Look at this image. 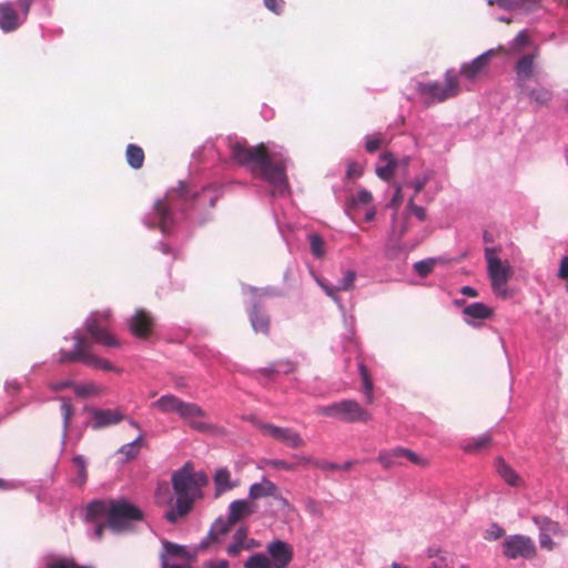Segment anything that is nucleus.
I'll return each mask as SVG.
<instances>
[{"label":"nucleus","instance_id":"58836bf2","mask_svg":"<svg viewBox=\"0 0 568 568\" xmlns=\"http://www.w3.org/2000/svg\"><path fill=\"white\" fill-rule=\"evenodd\" d=\"M244 568H272V564L266 555L255 554L247 558Z\"/></svg>","mask_w":568,"mask_h":568},{"label":"nucleus","instance_id":"6ab92c4d","mask_svg":"<svg viewBox=\"0 0 568 568\" xmlns=\"http://www.w3.org/2000/svg\"><path fill=\"white\" fill-rule=\"evenodd\" d=\"M539 57V50L536 47L531 53L524 54L516 63L515 71L518 84L524 83L534 75L535 60Z\"/></svg>","mask_w":568,"mask_h":568},{"label":"nucleus","instance_id":"49530a36","mask_svg":"<svg viewBox=\"0 0 568 568\" xmlns=\"http://www.w3.org/2000/svg\"><path fill=\"white\" fill-rule=\"evenodd\" d=\"M155 498L158 504H165L172 501V497L170 496L168 485H163L158 488Z\"/></svg>","mask_w":568,"mask_h":568},{"label":"nucleus","instance_id":"7ed1b4c3","mask_svg":"<svg viewBox=\"0 0 568 568\" xmlns=\"http://www.w3.org/2000/svg\"><path fill=\"white\" fill-rule=\"evenodd\" d=\"M200 481H206L205 475H195L190 464H185L181 469L173 473L172 485L176 495V501L174 506L164 513V518L169 523L175 524L192 510L194 504L192 495L199 489Z\"/></svg>","mask_w":568,"mask_h":568},{"label":"nucleus","instance_id":"20e7f679","mask_svg":"<svg viewBox=\"0 0 568 568\" xmlns=\"http://www.w3.org/2000/svg\"><path fill=\"white\" fill-rule=\"evenodd\" d=\"M153 409L162 414H176L193 429L204 433L210 425L204 422L206 413L195 403L184 402L175 395L165 394L151 404Z\"/></svg>","mask_w":568,"mask_h":568},{"label":"nucleus","instance_id":"052dcab7","mask_svg":"<svg viewBox=\"0 0 568 568\" xmlns=\"http://www.w3.org/2000/svg\"><path fill=\"white\" fill-rule=\"evenodd\" d=\"M258 372L266 377H273L278 374L277 363H273L268 367L261 368Z\"/></svg>","mask_w":568,"mask_h":568},{"label":"nucleus","instance_id":"f3484780","mask_svg":"<svg viewBox=\"0 0 568 568\" xmlns=\"http://www.w3.org/2000/svg\"><path fill=\"white\" fill-rule=\"evenodd\" d=\"M22 17L14 10L11 2L0 3V29L4 32L17 30L21 23Z\"/></svg>","mask_w":568,"mask_h":568},{"label":"nucleus","instance_id":"e2e57ef3","mask_svg":"<svg viewBox=\"0 0 568 568\" xmlns=\"http://www.w3.org/2000/svg\"><path fill=\"white\" fill-rule=\"evenodd\" d=\"M278 374H290L294 371V365L291 362H277Z\"/></svg>","mask_w":568,"mask_h":568},{"label":"nucleus","instance_id":"de8ad7c7","mask_svg":"<svg viewBox=\"0 0 568 568\" xmlns=\"http://www.w3.org/2000/svg\"><path fill=\"white\" fill-rule=\"evenodd\" d=\"M264 6L275 14L283 12L285 1L284 0H263Z\"/></svg>","mask_w":568,"mask_h":568},{"label":"nucleus","instance_id":"7c9ffc66","mask_svg":"<svg viewBox=\"0 0 568 568\" xmlns=\"http://www.w3.org/2000/svg\"><path fill=\"white\" fill-rule=\"evenodd\" d=\"M491 444V437L487 434L480 435L477 438L468 439L464 445L463 449L469 454H477L484 449H487Z\"/></svg>","mask_w":568,"mask_h":568},{"label":"nucleus","instance_id":"ea45409f","mask_svg":"<svg viewBox=\"0 0 568 568\" xmlns=\"http://www.w3.org/2000/svg\"><path fill=\"white\" fill-rule=\"evenodd\" d=\"M74 393L79 397H89L99 395L101 388L94 383L74 384Z\"/></svg>","mask_w":568,"mask_h":568},{"label":"nucleus","instance_id":"f704fd0d","mask_svg":"<svg viewBox=\"0 0 568 568\" xmlns=\"http://www.w3.org/2000/svg\"><path fill=\"white\" fill-rule=\"evenodd\" d=\"M358 368H359V375H361L362 382H363V393L366 396V402L368 404H372L374 400V395H373L374 385H373L369 372L363 363H359Z\"/></svg>","mask_w":568,"mask_h":568},{"label":"nucleus","instance_id":"13d9d810","mask_svg":"<svg viewBox=\"0 0 568 568\" xmlns=\"http://www.w3.org/2000/svg\"><path fill=\"white\" fill-rule=\"evenodd\" d=\"M34 0H17V6L22 11V20H26Z\"/></svg>","mask_w":568,"mask_h":568},{"label":"nucleus","instance_id":"aec40b11","mask_svg":"<svg viewBox=\"0 0 568 568\" xmlns=\"http://www.w3.org/2000/svg\"><path fill=\"white\" fill-rule=\"evenodd\" d=\"M233 526L234 524L231 523L229 517L226 519H216L212 525L207 537L201 542L200 548L206 549L211 544L216 542L220 537L227 535Z\"/></svg>","mask_w":568,"mask_h":568},{"label":"nucleus","instance_id":"774afa93","mask_svg":"<svg viewBox=\"0 0 568 568\" xmlns=\"http://www.w3.org/2000/svg\"><path fill=\"white\" fill-rule=\"evenodd\" d=\"M204 568H230V565L226 560H216L206 562Z\"/></svg>","mask_w":568,"mask_h":568},{"label":"nucleus","instance_id":"e433bc0d","mask_svg":"<svg viewBox=\"0 0 568 568\" xmlns=\"http://www.w3.org/2000/svg\"><path fill=\"white\" fill-rule=\"evenodd\" d=\"M310 246L312 254L321 258L325 255V242L322 236L317 233H312L308 235Z\"/></svg>","mask_w":568,"mask_h":568},{"label":"nucleus","instance_id":"393cba45","mask_svg":"<svg viewBox=\"0 0 568 568\" xmlns=\"http://www.w3.org/2000/svg\"><path fill=\"white\" fill-rule=\"evenodd\" d=\"M250 321L256 333L267 335L270 332V317L257 305H254L250 312Z\"/></svg>","mask_w":568,"mask_h":568},{"label":"nucleus","instance_id":"b1692460","mask_svg":"<svg viewBox=\"0 0 568 568\" xmlns=\"http://www.w3.org/2000/svg\"><path fill=\"white\" fill-rule=\"evenodd\" d=\"M496 471L511 487H518L523 484L520 476L503 458L496 460Z\"/></svg>","mask_w":568,"mask_h":568},{"label":"nucleus","instance_id":"a211bd4d","mask_svg":"<svg viewBox=\"0 0 568 568\" xmlns=\"http://www.w3.org/2000/svg\"><path fill=\"white\" fill-rule=\"evenodd\" d=\"M92 427L101 429L121 423L124 415L118 409H95L92 413Z\"/></svg>","mask_w":568,"mask_h":568},{"label":"nucleus","instance_id":"9b49d317","mask_svg":"<svg viewBox=\"0 0 568 568\" xmlns=\"http://www.w3.org/2000/svg\"><path fill=\"white\" fill-rule=\"evenodd\" d=\"M393 457H402L403 459H406L407 462L419 467H427L429 465L428 459L417 455L412 449L400 446L379 452L377 456V462L382 465L384 469H390L392 465L394 464V462L392 460Z\"/></svg>","mask_w":568,"mask_h":568},{"label":"nucleus","instance_id":"2eb2a0df","mask_svg":"<svg viewBox=\"0 0 568 568\" xmlns=\"http://www.w3.org/2000/svg\"><path fill=\"white\" fill-rule=\"evenodd\" d=\"M266 550L272 568H285L293 559V547L283 540L268 542Z\"/></svg>","mask_w":568,"mask_h":568},{"label":"nucleus","instance_id":"3c124183","mask_svg":"<svg viewBox=\"0 0 568 568\" xmlns=\"http://www.w3.org/2000/svg\"><path fill=\"white\" fill-rule=\"evenodd\" d=\"M73 463L78 467L81 481L84 483L87 480V468L84 458L82 456H75L73 458Z\"/></svg>","mask_w":568,"mask_h":568},{"label":"nucleus","instance_id":"ddd939ff","mask_svg":"<svg viewBox=\"0 0 568 568\" xmlns=\"http://www.w3.org/2000/svg\"><path fill=\"white\" fill-rule=\"evenodd\" d=\"M155 320L145 310H138L129 321V329L139 339H148L153 334Z\"/></svg>","mask_w":568,"mask_h":568},{"label":"nucleus","instance_id":"5701e85b","mask_svg":"<svg viewBox=\"0 0 568 568\" xmlns=\"http://www.w3.org/2000/svg\"><path fill=\"white\" fill-rule=\"evenodd\" d=\"M278 491L277 486L271 480L263 478L261 483L251 485L248 496L252 499H260L263 497H275Z\"/></svg>","mask_w":568,"mask_h":568},{"label":"nucleus","instance_id":"c85d7f7f","mask_svg":"<svg viewBox=\"0 0 568 568\" xmlns=\"http://www.w3.org/2000/svg\"><path fill=\"white\" fill-rule=\"evenodd\" d=\"M531 44V36L527 30H521L513 40L508 50L503 47L498 48V51H503L507 54L518 53L523 51L526 47Z\"/></svg>","mask_w":568,"mask_h":568},{"label":"nucleus","instance_id":"603ef678","mask_svg":"<svg viewBox=\"0 0 568 568\" xmlns=\"http://www.w3.org/2000/svg\"><path fill=\"white\" fill-rule=\"evenodd\" d=\"M539 544L540 547L547 550H554L556 544L552 541L550 535L548 532L539 534Z\"/></svg>","mask_w":568,"mask_h":568},{"label":"nucleus","instance_id":"72a5a7b5","mask_svg":"<svg viewBox=\"0 0 568 568\" xmlns=\"http://www.w3.org/2000/svg\"><path fill=\"white\" fill-rule=\"evenodd\" d=\"M534 523L539 527L540 532H548L549 535H561L560 525L545 516H535Z\"/></svg>","mask_w":568,"mask_h":568},{"label":"nucleus","instance_id":"a18cd8bd","mask_svg":"<svg viewBox=\"0 0 568 568\" xmlns=\"http://www.w3.org/2000/svg\"><path fill=\"white\" fill-rule=\"evenodd\" d=\"M363 175V168L361 164L356 162H348L347 164V171H346V178L349 180L358 179Z\"/></svg>","mask_w":568,"mask_h":568},{"label":"nucleus","instance_id":"4be33fe9","mask_svg":"<svg viewBox=\"0 0 568 568\" xmlns=\"http://www.w3.org/2000/svg\"><path fill=\"white\" fill-rule=\"evenodd\" d=\"M254 513L253 505L245 499H237L231 503L229 507V518L234 525L241 519Z\"/></svg>","mask_w":568,"mask_h":568},{"label":"nucleus","instance_id":"423d86ee","mask_svg":"<svg viewBox=\"0 0 568 568\" xmlns=\"http://www.w3.org/2000/svg\"><path fill=\"white\" fill-rule=\"evenodd\" d=\"M485 258L493 292L499 297L508 298L507 283L514 274L511 266L497 256V250L494 247L485 248Z\"/></svg>","mask_w":568,"mask_h":568},{"label":"nucleus","instance_id":"a878e982","mask_svg":"<svg viewBox=\"0 0 568 568\" xmlns=\"http://www.w3.org/2000/svg\"><path fill=\"white\" fill-rule=\"evenodd\" d=\"M214 484L216 487L215 495L220 496L221 494L232 490L236 487V484L231 480V473L227 468L222 467L219 468L214 474Z\"/></svg>","mask_w":568,"mask_h":568},{"label":"nucleus","instance_id":"4d7b16f0","mask_svg":"<svg viewBox=\"0 0 568 568\" xmlns=\"http://www.w3.org/2000/svg\"><path fill=\"white\" fill-rule=\"evenodd\" d=\"M314 467H317L322 470H339V465L325 460L314 462Z\"/></svg>","mask_w":568,"mask_h":568},{"label":"nucleus","instance_id":"5fc2aeb1","mask_svg":"<svg viewBox=\"0 0 568 568\" xmlns=\"http://www.w3.org/2000/svg\"><path fill=\"white\" fill-rule=\"evenodd\" d=\"M428 182V178L427 176H422V178H418L416 179L414 182L410 183V186L414 189V195L412 197L415 199V196L423 191V189L425 187V185L427 184Z\"/></svg>","mask_w":568,"mask_h":568},{"label":"nucleus","instance_id":"4c0bfd02","mask_svg":"<svg viewBox=\"0 0 568 568\" xmlns=\"http://www.w3.org/2000/svg\"><path fill=\"white\" fill-rule=\"evenodd\" d=\"M60 402H61V414L63 417V429H64V434H67L68 428L70 426L71 418L74 413V408H73V405H72L70 398L60 397Z\"/></svg>","mask_w":568,"mask_h":568},{"label":"nucleus","instance_id":"bf43d9fd","mask_svg":"<svg viewBox=\"0 0 568 568\" xmlns=\"http://www.w3.org/2000/svg\"><path fill=\"white\" fill-rule=\"evenodd\" d=\"M72 387L74 389V383L72 381H63V382H58V383H54L51 385V388L55 392H60V390H63L65 388H70Z\"/></svg>","mask_w":568,"mask_h":568},{"label":"nucleus","instance_id":"69168bd1","mask_svg":"<svg viewBox=\"0 0 568 568\" xmlns=\"http://www.w3.org/2000/svg\"><path fill=\"white\" fill-rule=\"evenodd\" d=\"M429 568H449V562L446 556H438Z\"/></svg>","mask_w":568,"mask_h":568},{"label":"nucleus","instance_id":"9d476101","mask_svg":"<svg viewBox=\"0 0 568 568\" xmlns=\"http://www.w3.org/2000/svg\"><path fill=\"white\" fill-rule=\"evenodd\" d=\"M504 555L509 559H517L519 557L531 559L537 555V548L530 537L524 535H513L505 539Z\"/></svg>","mask_w":568,"mask_h":568},{"label":"nucleus","instance_id":"864d4df0","mask_svg":"<svg viewBox=\"0 0 568 568\" xmlns=\"http://www.w3.org/2000/svg\"><path fill=\"white\" fill-rule=\"evenodd\" d=\"M403 202V192L402 186L399 184H396L395 186V193L389 202V206L394 209H398Z\"/></svg>","mask_w":568,"mask_h":568},{"label":"nucleus","instance_id":"f257e3e1","mask_svg":"<svg viewBox=\"0 0 568 568\" xmlns=\"http://www.w3.org/2000/svg\"><path fill=\"white\" fill-rule=\"evenodd\" d=\"M230 155L239 165L246 166L251 173L265 180L278 193L288 189L284 161H275L264 143L250 145L246 141L230 144Z\"/></svg>","mask_w":568,"mask_h":568},{"label":"nucleus","instance_id":"680f3d73","mask_svg":"<svg viewBox=\"0 0 568 568\" xmlns=\"http://www.w3.org/2000/svg\"><path fill=\"white\" fill-rule=\"evenodd\" d=\"M488 534L490 539L496 540L504 536L505 530L498 525H493L491 529L488 530Z\"/></svg>","mask_w":568,"mask_h":568},{"label":"nucleus","instance_id":"39448f33","mask_svg":"<svg viewBox=\"0 0 568 568\" xmlns=\"http://www.w3.org/2000/svg\"><path fill=\"white\" fill-rule=\"evenodd\" d=\"M73 339L74 349L71 352H62L60 357L61 363L81 362L88 366L102 369L104 372L121 373V369L116 368L111 362L92 353V343L87 336L75 333Z\"/></svg>","mask_w":568,"mask_h":568},{"label":"nucleus","instance_id":"f03ea898","mask_svg":"<svg viewBox=\"0 0 568 568\" xmlns=\"http://www.w3.org/2000/svg\"><path fill=\"white\" fill-rule=\"evenodd\" d=\"M106 517L108 526L114 531H122L134 521L143 519V511L128 499L93 500L87 506L85 518L95 521Z\"/></svg>","mask_w":568,"mask_h":568},{"label":"nucleus","instance_id":"2f4dec72","mask_svg":"<svg viewBox=\"0 0 568 568\" xmlns=\"http://www.w3.org/2000/svg\"><path fill=\"white\" fill-rule=\"evenodd\" d=\"M247 541V529L246 528H240L235 531L233 536V542L226 548V552L232 556L236 557L241 554L242 550H244V546Z\"/></svg>","mask_w":568,"mask_h":568},{"label":"nucleus","instance_id":"0eeeda50","mask_svg":"<svg viewBox=\"0 0 568 568\" xmlns=\"http://www.w3.org/2000/svg\"><path fill=\"white\" fill-rule=\"evenodd\" d=\"M316 413L344 423H367L372 419V414L354 399H343L327 406H320Z\"/></svg>","mask_w":568,"mask_h":568},{"label":"nucleus","instance_id":"8fccbe9b","mask_svg":"<svg viewBox=\"0 0 568 568\" xmlns=\"http://www.w3.org/2000/svg\"><path fill=\"white\" fill-rule=\"evenodd\" d=\"M408 209L412 211V213L420 221L426 220V211L424 207L416 205L414 202V197H410L408 201Z\"/></svg>","mask_w":568,"mask_h":568},{"label":"nucleus","instance_id":"09e8293b","mask_svg":"<svg viewBox=\"0 0 568 568\" xmlns=\"http://www.w3.org/2000/svg\"><path fill=\"white\" fill-rule=\"evenodd\" d=\"M266 464L275 469H285V470H290V471H293L296 469L295 464H290L282 459H271V460H267Z\"/></svg>","mask_w":568,"mask_h":568},{"label":"nucleus","instance_id":"c756f323","mask_svg":"<svg viewBox=\"0 0 568 568\" xmlns=\"http://www.w3.org/2000/svg\"><path fill=\"white\" fill-rule=\"evenodd\" d=\"M164 554L168 559L169 557H179L184 559L186 562H191L195 559V556L190 554L183 546L173 544L171 541H163Z\"/></svg>","mask_w":568,"mask_h":568},{"label":"nucleus","instance_id":"f8f14e48","mask_svg":"<svg viewBox=\"0 0 568 568\" xmlns=\"http://www.w3.org/2000/svg\"><path fill=\"white\" fill-rule=\"evenodd\" d=\"M260 429L264 436H268L275 440L284 443L291 448H301L305 446L304 439L292 428L280 427L273 424H261Z\"/></svg>","mask_w":568,"mask_h":568},{"label":"nucleus","instance_id":"c9c22d12","mask_svg":"<svg viewBox=\"0 0 568 568\" xmlns=\"http://www.w3.org/2000/svg\"><path fill=\"white\" fill-rule=\"evenodd\" d=\"M142 442H143V435H140L133 442L123 445L119 449V454L123 455L125 457L126 462L134 459L139 455L140 448L142 446Z\"/></svg>","mask_w":568,"mask_h":568},{"label":"nucleus","instance_id":"cd10ccee","mask_svg":"<svg viewBox=\"0 0 568 568\" xmlns=\"http://www.w3.org/2000/svg\"><path fill=\"white\" fill-rule=\"evenodd\" d=\"M463 313L474 320H486L493 316L494 311L486 304L476 302L466 306Z\"/></svg>","mask_w":568,"mask_h":568},{"label":"nucleus","instance_id":"79ce46f5","mask_svg":"<svg viewBox=\"0 0 568 568\" xmlns=\"http://www.w3.org/2000/svg\"><path fill=\"white\" fill-rule=\"evenodd\" d=\"M435 266V260L428 258L424 261L416 262L414 265V270L417 272V274L422 277H426Z\"/></svg>","mask_w":568,"mask_h":568},{"label":"nucleus","instance_id":"bb28decb","mask_svg":"<svg viewBox=\"0 0 568 568\" xmlns=\"http://www.w3.org/2000/svg\"><path fill=\"white\" fill-rule=\"evenodd\" d=\"M519 88L521 93L526 94L530 102H535L539 105L547 104L551 98L552 93L546 88H536L528 90L524 83H519Z\"/></svg>","mask_w":568,"mask_h":568},{"label":"nucleus","instance_id":"c03bdc74","mask_svg":"<svg viewBox=\"0 0 568 568\" xmlns=\"http://www.w3.org/2000/svg\"><path fill=\"white\" fill-rule=\"evenodd\" d=\"M385 143V139L382 134H374L371 136H367L365 149L367 152L373 153L382 148V145Z\"/></svg>","mask_w":568,"mask_h":568},{"label":"nucleus","instance_id":"dca6fc26","mask_svg":"<svg viewBox=\"0 0 568 568\" xmlns=\"http://www.w3.org/2000/svg\"><path fill=\"white\" fill-rule=\"evenodd\" d=\"M495 53L496 50L490 49L475 58L471 62L462 64L460 74L467 80H475L488 67Z\"/></svg>","mask_w":568,"mask_h":568},{"label":"nucleus","instance_id":"412c9836","mask_svg":"<svg viewBox=\"0 0 568 568\" xmlns=\"http://www.w3.org/2000/svg\"><path fill=\"white\" fill-rule=\"evenodd\" d=\"M398 166V162L395 159L394 154L390 152H384L379 156V164L376 166V175L384 180L390 181L395 174V171Z\"/></svg>","mask_w":568,"mask_h":568},{"label":"nucleus","instance_id":"1a4fd4ad","mask_svg":"<svg viewBox=\"0 0 568 568\" xmlns=\"http://www.w3.org/2000/svg\"><path fill=\"white\" fill-rule=\"evenodd\" d=\"M181 200L191 199L187 185L184 182H179L176 187L171 189L166 192L163 199L158 200L153 205L154 217L158 221L159 229L166 233L171 230L174 224V216L172 213V204L174 199Z\"/></svg>","mask_w":568,"mask_h":568},{"label":"nucleus","instance_id":"473e14b6","mask_svg":"<svg viewBox=\"0 0 568 568\" xmlns=\"http://www.w3.org/2000/svg\"><path fill=\"white\" fill-rule=\"evenodd\" d=\"M126 161L129 165L135 170L141 169L144 163V151L142 148L135 144H129L126 146Z\"/></svg>","mask_w":568,"mask_h":568},{"label":"nucleus","instance_id":"37998d69","mask_svg":"<svg viewBox=\"0 0 568 568\" xmlns=\"http://www.w3.org/2000/svg\"><path fill=\"white\" fill-rule=\"evenodd\" d=\"M356 280V273L353 270H347L344 272V277L338 281L337 285L341 291H349L354 287V282Z\"/></svg>","mask_w":568,"mask_h":568},{"label":"nucleus","instance_id":"0e129e2a","mask_svg":"<svg viewBox=\"0 0 568 568\" xmlns=\"http://www.w3.org/2000/svg\"><path fill=\"white\" fill-rule=\"evenodd\" d=\"M559 277L561 278H568V257L565 256L560 261V267H559Z\"/></svg>","mask_w":568,"mask_h":568},{"label":"nucleus","instance_id":"6e6d98bb","mask_svg":"<svg viewBox=\"0 0 568 568\" xmlns=\"http://www.w3.org/2000/svg\"><path fill=\"white\" fill-rule=\"evenodd\" d=\"M318 284L321 285V287L325 291V293L332 297L333 300H337V293L341 292V290L338 288V285L336 286H332V285H328L322 281H318Z\"/></svg>","mask_w":568,"mask_h":568},{"label":"nucleus","instance_id":"6e6552de","mask_svg":"<svg viewBox=\"0 0 568 568\" xmlns=\"http://www.w3.org/2000/svg\"><path fill=\"white\" fill-rule=\"evenodd\" d=\"M416 90L420 95L428 97L427 103L444 102L457 97L462 91L458 75L454 70H447L445 72L444 84L438 82H419Z\"/></svg>","mask_w":568,"mask_h":568},{"label":"nucleus","instance_id":"4468645a","mask_svg":"<svg viewBox=\"0 0 568 568\" xmlns=\"http://www.w3.org/2000/svg\"><path fill=\"white\" fill-rule=\"evenodd\" d=\"M84 329L93 342L108 347H119L118 338L103 325L97 316H90L84 323Z\"/></svg>","mask_w":568,"mask_h":568},{"label":"nucleus","instance_id":"a19ab883","mask_svg":"<svg viewBox=\"0 0 568 568\" xmlns=\"http://www.w3.org/2000/svg\"><path fill=\"white\" fill-rule=\"evenodd\" d=\"M373 201V195L367 190H359L355 196H352L348 201V207H355L357 205H367Z\"/></svg>","mask_w":568,"mask_h":568},{"label":"nucleus","instance_id":"338daca9","mask_svg":"<svg viewBox=\"0 0 568 568\" xmlns=\"http://www.w3.org/2000/svg\"><path fill=\"white\" fill-rule=\"evenodd\" d=\"M162 568H190L189 562L185 565L171 564L165 556H161Z\"/></svg>","mask_w":568,"mask_h":568}]
</instances>
